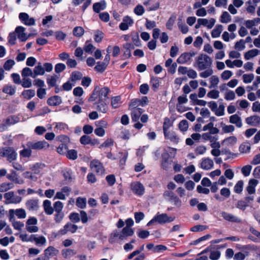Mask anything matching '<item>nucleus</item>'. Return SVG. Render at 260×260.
Segmentation results:
<instances>
[{"instance_id":"f257e3e1","label":"nucleus","mask_w":260,"mask_h":260,"mask_svg":"<svg viewBox=\"0 0 260 260\" xmlns=\"http://www.w3.org/2000/svg\"><path fill=\"white\" fill-rule=\"evenodd\" d=\"M110 92L111 90L108 87L96 86L90 96L89 101L90 102L107 101L109 98L108 94Z\"/></svg>"},{"instance_id":"f03ea898","label":"nucleus","mask_w":260,"mask_h":260,"mask_svg":"<svg viewBox=\"0 0 260 260\" xmlns=\"http://www.w3.org/2000/svg\"><path fill=\"white\" fill-rule=\"evenodd\" d=\"M175 219L174 216H169L166 213H159L158 212L147 223V225L150 226L155 223L162 224L169 223L173 221Z\"/></svg>"},{"instance_id":"7ed1b4c3","label":"nucleus","mask_w":260,"mask_h":260,"mask_svg":"<svg viewBox=\"0 0 260 260\" xmlns=\"http://www.w3.org/2000/svg\"><path fill=\"white\" fill-rule=\"evenodd\" d=\"M197 67L199 70H203L210 67L212 64L211 58L206 54H200L196 61Z\"/></svg>"},{"instance_id":"20e7f679","label":"nucleus","mask_w":260,"mask_h":260,"mask_svg":"<svg viewBox=\"0 0 260 260\" xmlns=\"http://www.w3.org/2000/svg\"><path fill=\"white\" fill-rule=\"evenodd\" d=\"M22 78V85L25 88L31 85V78H32V72L27 67L24 68L21 73Z\"/></svg>"},{"instance_id":"39448f33","label":"nucleus","mask_w":260,"mask_h":260,"mask_svg":"<svg viewBox=\"0 0 260 260\" xmlns=\"http://www.w3.org/2000/svg\"><path fill=\"white\" fill-rule=\"evenodd\" d=\"M53 69V66L51 63L46 62L42 66L41 63H38L34 69V76H42L43 75L45 71L47 72H50Z\"/></svg>"},{"instance_id":"423d86ee","label":"nucleus","mask_w":260,"mask_h":260,"mask_svg":"<svg viewBox=\"0 0 260 260\" xmlns=\"http://www.w3.org/2000/svg\"><path fill=\"white\" fill-rule=\"evenodd\" d=\"M34 242L37 246L41 248L40 249L34 248V254H38L41 251L42 247L46 245V239L43 236L34 235Z\"/></svg>"},{"instance_id":"0eeeda50","label":"nucleus","mask_w":260,"mask_h":260,"mask_svg":"<svg viewBox=\"0 0 260 260\" xmlns=\"http://www.w3.org/2000/svg\"><path fill=\"white\" fill-rule=\"evenodd\" d=\"M0 156H5L10 162H12L17 158V153L12 148H0Z\"/></svg>"},{"instance_id":"6e6552de","label":"nucleus","mask_w":260,"mask_h":260,"mask_svg":"<svg viewBox=\"0 0 260 260\" xmlns=\"http://www.w3.org/2000/svg\"><path fill=\"white\" fill-rule=\"evenodd\" d=\"M4 198L6 200L5 203L7 205L10 204H18L22 200L20 196L15 194L13 191H10L5 193Z\"/></svg>"},{"instance_id":"1a4fd4ad","label":"nucleus","mask_w":260,"mask_h":260,"mask_svg":"<svg viewBox=\"0 0 260 260\" xmlns=\"http://www.w3.org/2000/svg\"><path fill=\"white\" fill-rule=\"evenodd\" d=\"M15 215L17 216L18 218H25L26 216L25 211L23 209H10L9 210V218L10 221H12L15 219Z\"/></svg>"},{"instance_id":"9d476101","label":"nucleus","mask_w":260,"mask_h":260,"mask_svg":"<svg viewBox=\"0 0 260 260\" xmlns=\"http://www.w3.org/2000/svg\"><path fill=\"white\" fill-rule=\"evenodd\" d=\"M131 190L133 192L139 196H142L145 192L144 185L140 182H134L131 184Z\"/></svg>"},{"instance_id":"9b49d317","label":"nucleus","mask_w":260,"mask_h":260,"mask_svg":"<svg viewBox=\"0 0 260 260\" xmlns=\"http://www.w3.org/2000/svg\"><path fill=\"white\" fill-rule=\"evenodd\" d=\"M123 240V237L121 236L120 231H113L109 235L108 241L111 244L118 243L120 241Z\"/></svg>"},{"instance_id":"f8f14e48","label":"nucleus","mask_w":260,"mask_h":260,"mask_svg":"<svg viewBox=\"0 0 260 260\" xmlns=\"http://www.w3.org/2000/svg\"><path fill=\"white\" fill-rule=\"evenodd\" d=\"M214 166L213 160L209 157H204L201 160L200 167L204 170L212 169Z\"/></svg>"},{"instance_id":"ddd939ff","label":"nucleus","mask_w":260,"mask_h":260,"mask_svg":"<svg viewBox=\"0 0 260 260\" xmlns=\"http://www.w3.org/2000/svg\"><path fill=\"white\" fill-rule=\"evenodd\" d=\"M90 166L91 169L99 175L104 173L105 170L103 165L98 160H93L90 162Z\"/></svg>"},{"instance_id":"4468645a","label":"nucleus","mask_w":260,"mask_h":260,"mask_svg":"<svg viewBox=\"0 0 260 260\" xmlns=\"http://www.w3.org/2000/svg\"><path fill=\"white\" fill-rule=\"evenodd\" d=\"M134 23L133 19L128 16H126L123 18L122 22L119 25V28L121 30H126L128 29L129 27L132 26Z\"/></svg>"},{"instance_id":"2eb2a0df","label":"nucleus","mask_w":260,"mask_h":260,"mask_svg":"<svg viewBox=\"0 0 260 260\" xmlns=\"http://www.w3.org/2000/svg\"><path fill=\"white\" fill-rule=\"evenodd\" d=\"M237 138L234 136L225 138L221 142L223 146L226 148H231L237 143Z\"/></svg>"},{"instance_id":"dca6fc26","label":"nucleus","mask_w":260,"mask_h":260,"mask_svg":"<svg viewBox=\"0 0 260 260\" xmlns=\"http://www.w3.org/2000/svg\"><path fill=\"white\" fill-rule=\"evenodd\" d=\"M19 121V118L16 116H12L8 118L6 121L3 122L2 126H0V131H3L5 129L7 125L14 124Z\"/></svg>"},{"instance_id":"f3484780","label":"nucleus","mask_w":260,"mask_h":260,"mask_svg":"<svg viewBox=\"0 0 260 260\" xmlns=\"http://www.w3.org/2000/svg\"><path fill=\"white\" fill-rule=\"evenodd\" d=\"M194 54L191 52H184L178 58L177 61L180 64H185L190 61Z\"/></svg>"},{"instance_id":"a211bd4d","label":"nucleus","mask_w":260,"mask_h":260,"mask_svg":"<svg viewBox=\"0 0 260 260\" xmlns=\"http://www.w3.org/2000/svg\"><path fill=\"white\" fill-rule=\"evenodd\" d=\"M143 4L148 11L156 10L159 7L158 2H154L152 0H146L143 3Z\"/></svg>"},{"instance_id":"6ab92c4d","label":"nucleus","mask_w":260,"mask_h":260,"mask_svg":"<svg viewBox=\"0 0 260 260\" xmlns=\"http://www.w3.org/2000/svg\"><path fill=\"white\" fill-rule=\"evenodd\" d=\"M24 28L20 26L15 29V34L21 41H25L28 38V35L24 32Z\"/></svg>"},{"instance_id":"aec40b11","label":"nucleus","mask_w":260,"mask_h":260,"mask_svg":"<svg viewBox=\"0 0 260 260\" xmlns=\"http://www.w3.org/2000/svg\"><path fill=\"white\" fill-rule=\"evenodd\" d=\"M221 214L223 219L226 221L237 223H239L241 221V220L240 218L234 216L232 214L226 212H222Z\"/></svg>"},{"instance_id":"412c9836","label":"nucleus","mask_w":260,"mask_h":260,"mask_svg":"<svg viewBox=\"0 0 260 260\" xmlns=\"http://www.w3.org/2000/svg\"><path fill=\"white\" fill-rule=\"evenodd\" d=\"M19 18L21 21L26 25H31L32 24V18H29L27 13H20L19 15Z\"/></svg>"},{"instance_id":"4be33fe9","label":"nucleus","mask_w":260,"mask_h":260,"mask_svg":"<svg viewBox=\"0 0 260 260\" xmlns=\"http://www.w3.org/2000/svg\"><path fill=\"white\" fill-rule=\"evenodd\" d=\"M106 101H97L95 104L96 105V109L98 111L103 113L107 112L108 107Z\"/></svg>"},{"instance_id":"5701e85b","label":"nucleus","mask_w":260,"mask_h":260,"mask_svg":"<svg viewBox=\"0 0 260 260\" xmlns=\"http://www.w3.org/2000/svg\"><path fill=\"white\" fill-rule=\"evenodd\" d=\"M201 19V22L202 26L206 27L208 29L212 28L214 25L216 20L214 18H210L207 19L206 18H200Z\"/></svg>"},{"instance_id":"b1692460","label":"nucleus","mask_w":260,"mask_h":260,"mask_svg":"<svg viewBox=\"0 0 260 260\" xmlns=\"http://www.w3.org/2000/svg\"><path fill=\"white\" fill-rule=\"evenodd\" d=\"M203 131H209L212 134H217L219 132V130L216 127H214V123L212 122H209L207 124L204 125L202 129Z\"/></svg>"},{"instance_id":"393cba45","label":"nucleus","mask_w":260,"mask_h":260,"mask_svg":"<svg viewBox=\"0 0 260 260\" xmlns=\"http://www.w3.org/2000/svg\"><path fill=\"white\" fill-rule=\"evenodd\" d=\"M246 122L249 125L256 126L260 123V117L256 115L248 117L246 119Z\"/></svg>"},{"instance_id":"a878e982","label":"nucleus","mask_w":260,"mask_h":260,"mask_svg":"<svg viewBox=\"0 0 260 260\" xmlns=\"http://www.w3.org/2000/svg\"><path fill=\"white\" fill-rule=\"evenodd\" d=\"M230 122L235 124L238 127H241L242 126L241 118L237 114L231 115L230 117Z\"/></svg>"},{"instance_id":"bb28decb","label":"nucleus","mask_w":260,"mask_h":260,"mask_svg":"<svg viewBox=\"0 0 260 260\" xmlns=\"http://www.w3.org/2000/svg\"><path fill=\"white\" fill-rule=\"evenodd\" d=\"M143 112V109L140 108L133 109L132 112V120L134 122L139 121V118Z\"/></svg>"},{"instance_id":"cd10ccee","label":"nucleus","mask_w":260,"mask_h":260,"mask_svg":"<svg viewBox=\"0 0 260 260\" xmlns=\"http://www.w3.org/2000/svg\"><path fill=\"white\" fill-rule=\"evenodd\" d=\"M258 184V181L255 179H250L248 185L247 187V190L249 194H253L255 191V187Z\"/></svg>"},{"instance_id":"c85d7f7f","label":"nucleus","mask_w":260,"mask_h":260,"mask_svg":"<svg viewBox=\"0 0 260 260\" xmlns=\"http://www.w3.org/2000/svg\"><path fill=\"white\" fill-rule=\"evenodd\" d=\"M106 7V3L103 0L100 2L94 3L93 5V10L96 13H99L101 11L104 10Z\"/></svg>"},{"instance_id":"c756f323","label":"nucleus","mask_w":260,"mask_h":260,"mask_svg":"<svg viewBox=\"0 0 260 260\" xmlns=\"http://www.w3.org/2000/svg\"><path fill=\"white\" fill-rule=\"evenodd\" d=\"M106 51L108 54L111 52L112 53V56L113 57H117L120 53V49L118 46H109L106 49Z\"/></svg>"},{"instance_id":"7c9ffc66","label":"nucleus","mask_w":260,"mask_h":260,"mask_svg":"<svg viewBox=\"0 0 260 260\" xmlns=\"http://www.w3.org/2000/svg\"><path fill=\"white\" fill-rule=\"evenodd\" d=\"M61 103V99L60 97L57 95H54L49 98L47 100V104L50 106H57Z\"/></svg>"},{"instance_id":"2f4dec72","label":"nucleus","mask_w":260,"mask_h":260,"mask_svg":"<svg viewBox=\"0 0 260 260\" xmlns=\"http://www.w3.org/2000/svg\"><path fill=\"white\" fill-rule=\"evenodd\" d=\"M121 236L123 237V240H125L127 237L132 236L134 233V230L129 227H124L121 231H120Z\"/></svg>"},{"instance_id":"473e14b6","label":"nucleus","mask_w":260,"mask_h":260,"mask_svg":"<svg viewBox=\"0 0 260 260\" xmlns=\"http://www.w3.org/2000/svg\"><path fill=\"white\" fill-rule=\"evenodd\" d=\"M49 146V144L45 141H38L34 143V149H46Z\"/></svg>"},{"instance_id":"72a5a7b5","label":"nucleus","mask_w":260,"mask_h":260,"mask_svg":"<svg viewBox=\"0 0 260 260\" xmlns=\"http://www.w3.org/2000/svg\"><path fill=\"white\" fill-rule=\"evenodd\" d=\"M223 30V26L220 24L216 25L211 32V36L213 38H218Z\"/></svg>"},{"instance_id":"f704fd0d","label":"nucleus","mask_w":260,"mask_h":260,"mask_svg":"<svg viewBox=\"0 0 260 260\" xmlns=\"http://www.w3.org/2000/svg\"><path fill=\"white\" fill-rule=\"evenodd\" d=\"M250 149V144L248 142H244L240 145L239 150L241 153H248Z\"/></svg>"},{"instance_id":"c9c22d12","label":"nucleus","mask_w":260,"mask_h":260,"mask_svg":"<svg viewBox=\"0 0 260 260\" xmlns=\"http://www.w3.org/2000/svg\"><path fill=\"white\" fill-rule=\"evenodd\" d=\"M43 207L45 212L48 215H51L53 212V209L51 207V202L48 200L44 201Z\"/></svg>"},{"instance_id":"e433bc0d","label":"nucleus","mask_w":260,"mask_h":260,"mask_svg":"<svg viewBox=\"0 0 260 260\" xmlns=\"http://www.w3.org/2000/svg\"><path fill=\"white\" fill-rule=\"evenodd\" d=\"M61 254L65 258H70L76 254V252L71 249H64L62 250Z\"/></svg>"},{"instance_id":"4c0bfd02","label":"nucleus","mask_w":260,"mask_h":260,"mask_svg":"<svg viewBox=\"0 0 260 260\" xmlns=\"http://www.w3.org/2000/svg\"><path fill=\"white\" fill-rule=\"evenodd\" d=\"M121 104V97L120 96H113L111 99V105L112 108H118Z\"/></svg>"},{"instance_id":"58836bf2","label":"nucleus","mask_w":260,"mask_h":260,"mask_svg":"<svg viewBox=\"0 0 260 260\" xmlns=\"http://www.w3.org/2000/svg\"><path fill=\"white\" fill-rule=\"evenodd\" d=\"M58 253V251L52 246L48 247L45 250V254L46 257L49 256H54L56 255Z\"/></svg>"},{"instance_id":"ea45409f","label":"nucleus","mask_w":260,"mask_h":260,"mask_svg":"<svg viewBox=\"0 0 260 260\" xmlns=\"http://www.w3.org/2000/svg\"><path fill=\"white\" fill-rule=\"evenodd\" d=\"M260 23V18H256L252 20H246L245 25L248 28H251L258 24Z\"/></svg>"},{"instance_id":"a19ab883","label":"nucleus","mask_w":260,"mask_h":260,"mask_svg":"<svg viewBox=\"0 0 260 260\" xmlns=\"http://www.w3.org/2000/svg\"><path fill=\"white\" fill-rule=\"evenodd\" d=\"M15 240V238L13 236L10 237H5L3 238L0 239V244L3 246H7L9 243H13Z\"/></svg>"},{"instance_id":"79ce46f5","label":"nucleus","mask_w":260,"mask_h":260,"mask_svg":"<svg viewBox=\"0 0 260 260\" xmlns=\"http://www.w3.org/2000/svg\"><path fill=\"white\" fill-rule=\"evenodd\" d=\"M209 82L210 83L209 88H215L217 87V85L218 84L219 79L217 76L214 75L210 77V78H209Z\"/></svg>"},{"instance_id":"37998d69","label":"nucleus","mask_w":260,"mask_h":260,"mask_svg":"<svg viewBox=\"0 0 260 260\" xmlns=\"http://www.w3.org/2000/svg\"><path fill=\"white\" fill-rule=\"evenodd\" d=\"M259 51L257 49H252L245 54V58L247 60H249L252 57L256 56L258 54Z\"/></svg>"},{"instance_id":"c03bdc74","label":"nucleus","mask_w":260,"mask_h":260,"mask_svg":"<svg viewBox=\"0 0 260 260\" xmlns=\"http://www.w3.org/2000/svg\"><path fill=\"white\" fill-rule=\"evenodd\" d=\"M231 16L226 11L223 12L220 16V22L223 23H228L231 21Z\"/></svg>"},{"instance_id":"a18cd8bd","label":"nucleus","mask_w":260,"mask_h":260,"mask_svg":"<svg viewBox=\"0 0 260 260\" xmlns=\"http://www.w3.org/2000/svg\"><path fill=\"white\" fill-rule=\"evenodd\" d=\"M86 198L78 197L76 199V206L81 209L85 208L86 206Z\"/></svg>"},{"instance_id":"49530a36","label":"nucleus","mask_w":260,"mask_h":260,"mask_svg":"<svg viewBox=\"0 0 260 260\" xmlns=\"http://www.w3.org/2000/svg\"><path fill=\"white\" fill-rule=\"evenodd\" d=\"M165 137L174 142H178L179 141V138L173 132L169 131L167 132V135H165Z\"/></svg>"},{"instance_id":"de8ad7c7","label":"nucleus","mask_w":260,"mask_h":260,"mask_svg":"<svg viewBox=\"0 0 260 260\" xmlns=\"http://www.w3.org/2000/svg\"><path fill=\"white\" fill-rule=\"evenodd\" d=\"M14 185L12 183H3L0 185V192H5L14 187Z\"/></svg>"},{"instance_id":"09e8293b","label":"nucleus","mask_w":260,"mask_h":260,"mask_svg":"<svg viewBox=\"0 0 260 260\" xmlns=\"http://www.w3.org/2000/svg\"><path fill=\"white\" fill-rule=\"evenodd\" d=\"M212 133L210 132L204 133L202 135V138L205 141H209L210 142H212L214 140H217V137L212 136Z\"/></svg>"},{"instance_id":"8fccbe9b","label":"nucleus","mask_w":260,"mask_h":260,"mask_svg":"<svg viewBox=\"0 0 260 260\" xmlns=\"http://www.w3.org/2000/svg\"><path fill=\"white\" fill-rule=\"evenodd\" d=\"M80 143L83 145H87V144L94 145V143L93 142H92L90 137L86 136V135L82 136L80 138Z\"/></svg>"},{"instance_id":"3c124183","label":"nucleus","mask_w":260,"mask_h":260,"mask_svg":"<svg viewBox=\"0 0 260 260\" xmlns=\"http://www.w3.org/2000/svg\"><path fill=\"white\" fill-rule=\"evenodd\" d=\"M107 65L103 62H98L94 67V70L100 73L103 72L106 69Z\"/></svg>"},{"instance_id":"603ef678","label":"nucleus","mask_w":260,"mask_h":260,"mask_svg":"<svg viewBox=\"0 0 260 260\" xmlns=\"http://www.w3.org/2000/svg\"><path fill=\"white\" fill-rule=\"evenodd\" d=\"M95 49V47L93 46L92 44L88 42H86L84 47L83 50L89 54H92L94 50Z\"/></svg>"},{"instance_id":"864d4df0","label":"nucleus","mask_w":260,"mask_h":260,"mask_svg":"<svg viewBox=\"0 0 260 260\" xmlns=\"http://www.w3.org/2000/svg\"><path fill=\"white\" fill-rule=\"evenodd\" d=\"M222 130L224 133H230L234 131L235 127L232 125H225L223 123H221Z\"/></svg>"},{"instance_id":"5fc2aeb1","label":"nucleus","mask_w":260,"mask_h":260,"mask_svg":"<svg viewBox=\"0 0 260 260\" xmlns=\"http://www.w3.org/2000/svg\"><path fill=\"white\" fill-rule=\"evenodd\" d=\"M252 168L251 165H246L242 168L241 173L244 176L247 177L250 174Z\"/></svg>"},{"instance_id":"6e6d98bb","label":"nucleus","mask_w":260,"mask_h":260,"mask_svg":"<svg viewBox=\"0 0 260 260\" xmlns=\"http://www.w3.org/2000/svg\"><path fill=\"white\" fill-rule=\"evenodd\" d=\"M206 69H207L206 70H205L203 72H202L200 73L199 75L201 77L204 78H207L211 76L213 74V71L211 68L209 67Z\"/></svg>"},{"instance_id":"4d7b16f0","label":"nucleus","mask_w":260,"mask_h":260,"mask_svg":"<svg viewBox=\"0 0 260 260\" xmlns=\"http://www.w3.org/2000/svg\"><path fill=\"white\" fill-rule=\"evenodd\" d=\"M207 96L212 99H217L219 96V91L217 90L213 89L208 92Z\"/></svg>"},{"instance_id":"13d9d810","label":"nucleus","mask_w":260,"mask_h":260,"mask_svg":"<svg viewBox=\"0 0 260 260\" xmlns=\"http://www.w3.org/2000/svg\"><path fill=\"white\" fill-rule=\"evenodd\" d=\"M243 188V182L242 180L238 181L234 186V191L237 193H240Z\"/></svg>"},{"instance_id":"bf43d9fd","label":"nucleus","mask_w":260,"mask_h":260,"mask_svg":"<svg viewBox=\"0 0 260 260\" xmlns=\"http://www.w3.org/2000/svg\"><path fill=\"white\" fill-rule=\"evenodd\" d=\"M144 12L145 10L144 7L141 5H137L134 10V12L138 16L142 15Z\"/></svg>"},{"instance_id":"052dcab7","label":"nucleus","mask_w":260,"mask_h":260,"mask_svg":"<svg viewBox=\"0 0 260 260\" xmlns=\"http://www.w3.org/2000/svg\"><path fill=\"white\" fill-rule=\"evenodd\" d=\"M84 29L80 26H77L73 29V32L74 36L76 37H81L84 34Z\"/></svg>"},{"instance_id":"680f3d73","label":"nucleus","mask_w":260,"mask_h":260,"mask_svg":"<svg viewBox=\"0 0 260 260\" xmlns=\"http://www.w3.org/2000/svg\"><path fill=\"white\" fill-rule=\"evenodd\" d=\"M242 78L245 83H249L254 79V76L253 74H244Z\"/></svg>"},{"instance_id":"e2e57ef3","label":"nucleus","mask_w":260,"mask_h":260,"mask_svg":"<svg viewBox=\"0 0 260 260\" xmlns=\"http://www.w3.org/2000/svg\"><path fill=\"white\" fill-rule=\"evenodd\" d=\"M67 156L70 159L75 160L77 158V152L74 149L68 150L67 153Z\"/></svg>"},{"instance_id":"0e129e2a","label":"nucleus","mask_w":260,"mask_h":260,"mask_svg":"<svg viewBox=\"0 0 260 260\" xmlns=\"http://www.w3.org/2000/svg\"><path fill=\"white\" fill-rule=\"evenodd\" d=\"M12 222V226L16 230H21L23 227L24 224L22 222L19 221H16L15 219H13Z\"/></svg>"},{"instance_id":"69168bd1","label":"nucleus","mask_w":260,"mask_h":260,"mask_svg":"<svg viewBox=\"0 0 260 260\" xmlns=\"http://www.w3.org/2000/svg\"><path fill=\"white\" fill-rule=\"evenodd\" d=\"M170 201L177 207H180L182 205L181 201L175 194L170 200Z\"/></svg>"},{"instance_id":"338daca9","label":"nucleus","mask_w":260,"mask_h":260,"mask_svg":"<svg viewBox=\"0 0 260 260\" xmlns=\"http://www.w3.org/2000/svg\"><path fill=\"white\" fill-rule=\"evenodd\" d=\"M179 128L180 131L185 132L188 128V123L186 120H183L179 123Z\"/></svg>"},{"instance_id":"774afa93","label":"nucleus","mask_w":260,"mask_h":260,"mask_svg":"<svg viewBox=\"0 0 260 260\" xmlns=\"http://www.w3.org/2000/svg\"><path fill=\"white\" fill-rule=\"evenodd\" d=\"M68 147L64 144H61L57 148V151L60 154H65L67 153Z\"/></svg>"}]
</instances>
